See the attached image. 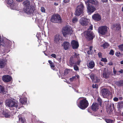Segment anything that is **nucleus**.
<instances>
[{"mask_svg": "<svg viewBox=\"0 0 123 123\" xmlns=\"http://www.w3.org/2000/svg\"><path fill=\"white\" fill-rule=\"evenodd\" d=\"M17 1H18V2H21L23 0H16Z\"/></svg>", "mask_w": 123, "mask_h": 123, "instance_id": "obj_62", "label": "nucleus"}, {"mask_svg": "<svg viewBox=\"0 0 123 123\" xmlns=\"http://www.w3.org/2000/svg\"><path fill=\"white\" fill-rule=\"evenodd\" d=\"M71 30L70 27L68 25H66L63 27L62 30L63 36L66 37L67 35L71 34Z\"/></svg>", "mask_w": 123, "mask_h": 123, "instance_id": "obj_6", "label": "nucleus"}, {"mask_svg": "<svg viewBox=\"0 0 123 123\" xmlns=\"http://www.w3.org/2000/svg\"><path fill=\"white\" fill-rule=\"evenodd\" d=\"M51 21L53 23H61L62 22V19L58 14L53 15L51 19Z\"/></svg>", "mask_w": 123, "mask_h": 123, "instance_id": "obj_5", "label": "nucleus"}, {"mask_svg": "<svg viewBox=\"0 0 123 123\" xmlns=\"http://www.w3.org/2000/svg\"><path fill=\"white\" fill-rule=\"evenodd\" d=\"M79 54H77L75 52L74 55L73 56L74 58L75 59V58H76L78 60H80V57L79 56Z\"/></svg>", "mask_w": 123, "mask_h": 123, "instance_id": "obj_30", "label": "nucleus"}, {"mask_svg": "<svg viewBox=\"0 0 123 123\" xmlns=\"http://www.w3.org/2000/svg\"><path fill=\"white\" fill-rule=\"evenodd\" d=\"M90 77L93 82L95 83L99 82L100 81V77L96 76L94 74L91 75Z\"/></svg>", "mask_w": 123, "mask_h": 123, "instance_id": "obj_17", "label": "nucleus"}, {"mask_svg": "<svg viewBox=\"0 0 123 123\" xmlns=\"http://www.w3.org/2000/svg\"><path fill=\"white\" fill-rule=\"evenodd\" d=\"M113 72L114 74H116L117 73V71L116 70H115V69L114 68H113Z\"/></svg>", "mask_w": 123, "mask_h": 123, "instance_id": "obj_54", "label": "nucleus"}, {"mask_svg": "<svg viewBox=\"0 0 123 123\" xmlns=\"http://www.w3.org/2000/svg\"><path fill=\"white\" fill-rule=\"evenodd\" d=\"M97 101L98 102V103L99 104V105L101 106V105H102V101L101 99L99 98H98L97 99Z\"/></svg>", "mask_w": 123, "mask_h": 123, "instance_id": "obj_37", "label": "nucleus"}, {"mask_svg": "<svg viewBox=\"0 0 123 123\" xmlns=\"http://www.w3.org/2000/svg\"><path fill=\"white\" fill-rule=\"evenodd\" d=\"M71 44L73 49H77L79 47V45L78 42L75 40H72Z\"/></svg>", "mask_w": 123, "mask_h": 123, "instance_id": "obj_14", "label": "nucleus"}, {"mask_svg": "<svg viewBox=\"0 0 123 123\" xmlns=\"http://www.w3.org/2000/svg\"><path fill=\"white\" fill-rule=\"evenodd\" d=\"M114 51L113 49H111L109 53V54L112 55H113L114 54Z\"/></svg>", "mask_w": 123, "mask_h": 123, "instance_id": "obj_44", "label": "nucleus"}, {"mask_svg": "<svg viewBox=\"0 0 123 123\" xmlns=\"http://www.w3.org/2000/svg\"><path fill=\"white\" fill-rule=\"evenodd\" d=\"M70 1V0H63V2L64 3H67L69 2Z\"/></svg>", "mask_w": 123, "mask_h": 123, "instance_id": "obj_50", "label": "nucleus"}, {"mask_svg": "<svg viewBox=\"0 0 123 123\" xmlns=\"http://www.w3.org/2000/svg\"><path fill=\"white\" fill-rule=\"evenodd\" d=\"M100 60L101 61L105 63L107 62H108L106 58H103L102 57Z\"/></svg>", "mask_w": 123, "mask_h": 123, "instance_id": "obj_38", "label": "nucleus"}, {"mask_svg": "<svg viewBox=\"0 0 123 123\" xmlns=\"http://www.w3.org/2000/svg\"><path fill=\"white\" fill-rule=\"evenodd\" d=\"M113 26L114 28L116 27L118 30H119L121 28L120 25L119 24H113Z\"/></svg>", "mask_w": 123, "mask_h": 123, "instance_id": "obj_29", "label": "nucleus"}, {"mask_svg": "<svg viewBox=\"0 0 123 123\" xmlns=\"http://www.w3.org/2000/svg\"><path fill=\"white\" fill-rule=\"evenodd\" d=\"M48 61L51 68H54L55 67V66L54 63L52 62L51 61L49 60Z\"/></svg>", "mask_w": 123, "mask_h": 123, "instance_id": "obj_32", "label": "nucleus"}, {"mask_svg": "<svg viewBox=\"0 0 123 123\" xmlns=\"http://www.w3.org/2000/svg\"><path fill=\"white\" fill-rule=\"evenodd\" d=\"M93 19L96 21H99L101 19V18L100 15L98 13L94 14L92 16Z\"/></svg>", "mask_w": 123, "mask_h": 123, "instance_id": "obj_19", "label": "nucleus"}, {"mask_svg": "<svg viewBox=\"0 0 123 123\" xmlns=\"http://www.w3.org/2000/svg\"><path fill=\"white\" fill-rule=\"evenodd\" d=\"M79 21L80 24L83 26H86L90 24V19L84 17H82Z\"/></svg>", "mask_w": 123, "mask_h": 123, "instance_id": "obj_10", "label": "nucleus"}, {"mask_svg": "<svg viewBox=\"0 0 123 123\" xmlns=\"http://www.w3.org/2000/svg\"><path fill=\"white\" fill-rule=\"evenodd\" d=\"M101 1L103 2H107L108 1V0H102Z\"/></svg>", "mask_w": 123, "mask_h": 123, "instance_id": "obj_56", "label": "nucleus"}, {"mask_svg": "<svg viewBox=\"0 0 123 123\" xmlns=\"http://www.w3.org/2000/svg\"><path fill=\"white\" fill-rule=\"evenodd\" d=\"M91 108L93 111H96L99 108V105L97 103H93L91 106Z\"/></svg>", "mask_w": 123, "mask_h": 123, "instance_id": "obj_18", "label": "nucleus"}, {"mask_svg": "<svg viewBox=\"0 0 123 123\" xmlns=\"http://www.w3.org/2000/svg\"><path fill=\"white\" fill-rule=\"evenodd\" d=\"M54 40L55 43H58L59 41L60 40V35L58 34H57L55 35L54 36Z\"/></svg>", "mask_w": 123, "mask_h": 123, "instance_id": "obj_21", "label": "nucleus"}, {"mask_svg": "<svg viewBox=\"0 0 123 123\" xmlns=\"http://www.w3.org/2000/svg\"><path fill=\"white\" fill-rule=\"evenodd\" d=\"M84 6L82 4H80L76 8L75 15L77 16L80 15L83 12Z\"/></svg>", "mask_w": 123, "mask_h": 123, "instance_id": "obj_7", "label": "nucleus"}, {"mask_svg": "<svg viewBox=\"0 0 123 123\" xmlns=\"http://www.w3.org/2000/svg\"><path fill=\"white\" fill-rule=\"evenodd\" d=\"M92 87L94 88H96L97 89L98 88V84H95L94 85L93 84L92 86Z\"/></svg>", "mask_w": 123, "mask_h": 123, "instance_id": "obj_45", "label": "nucleus"}, {"mask_svg": "<svg viewBox=\"0 0 123 123\" xmlns=\"http://www.w3.org/2000/svg\"><path fill=\"white\" fill-rule=\"evenodd\" d=\"M76 77V76H75L72 77V78H70V80L71 82H72L73 80H75Z\"/></svg>", "mask_w": 123, "mask_h": 123, "instance_id": "obj_42", "label": "nucleus"}, {"mask_svg": "<svg viewBox=\"0 0 123 123\" xmlns=\"http://www.w3.org/2000/svg\"><path fill=\"white\" fill-rule=\"evenodd\" d=\"M54 5L55 6H58V3L54 2Z\"/></svg>", "mask_w": 123, "mask_h": 123, "instance_id": "obj_59", "label": "nucleus"}, {"mask_svg": "<svg viewBox=\"0 0 123 123\" xmlns=\"http://www.w3.org/2000/svg\"><path fill=\"white\" fill-rule=\"evenodd\" d=\"M123 99V97H120L119 98V99L120 100H122Z\"/></svg>", "mask_w": 123, "mask_h": 123, "instance_id": "obj_61", "label": "nucleus"}, {"mask_svg": "<svg viewBox=\"0 0 123 123\" xmlns=\"http://www.w3.org/2000/svg\"><path fill=\"white\" fill-rule=\"evenodd\" d=\"M120 63L121 64H123V60H122V61H121Z\"/></svg>", "mask_w": 123, "mask_h": 123, "instance_id": "obj_63", "label": "nucleus"}, {"mask_svg": "<svg viewBox=\"0 0 123 123\" xmlns=\"http://www.w3.org/2000/svg\"><path fill=\"white\" fill-rule=\"evenodd\" d=\"M84 36L88 41L92 40L95 37V35L92 31H86L84 32Z\"/></svg>", "mask_w": 123, "mask_h": 123, "instance_id": "obj_4", "label": "nucleus"}, {"mask_svg": "<svg viewBox=\"0 0 123 123\" xmlns=\"http://www.w3.org/2000/svg\"><path fill=\"white\" fill-rule=\"evenodd\" d=\"M20 102L22 105H25L26 103V101L24 100L23 99H20Z\"/></svg>", "mask_w": 123, "mask_h": 123, "instance_id": "obj_34", "label": "nucleus"}, {"mask_svg": "<svg viewBox=\"0 0 123 123\" xmlns=\"http://www.w3.org/2000/svg\"><path fill=\"white\" fill-rule=\"evenodd\" d=\"M93 29V25H91L89 27V28L88 29L87 31H92Z\"/></svg>", "mask_w": 123, "mask_h": 123, "instance_id": "obj_46", "label": "nucleus"}, {"mask_svg": "<svg viewBox=\"0 0 123 123\" xmlns=\"http://www.w3.org/2000/svg\"><path fill=\"white\" fill-rule=\"evenodd\" d=\"M109 46V44L108 43L106 42L105 43L102 45V46L104 49L107 48Z\"/></svg>", "mask_w": 123, "mask_h": 123, "instance_id": "obj_31", "label": "nucleus"}, {"mask_svg": "<svg viewBox=\"0 0 123 123\" xmlns=\"http://www.w3.org/2000/svg\"><path fill=\"white\" fill-rule=\"evenodd\" d=\"M41 11L42 12H45V9L44 7H41Z\"/></svg>", "mask_w": 123, "mask_h": 123, "instance_id": "obj_48", "label": "nucleus"}, {"mask_svg": "<svg viewBox=\"0 0 123 123\" xmlns=\"http://www.w3.org/2000/svg\"><path fill=\"white\" fill-rule=\"evenodd\" d=\"M7 3L11 7H13L14 5V2L13 0H8L7 1Z\"/></svg>", "mask_w": 123, "mask_h": 123, "instance_id": "obj_27", "label": "nucleus"}, {"mask_svg": "<svg viewBox=\"0 0 123 123\" xmlns=\"http://www.w3.org/2000/svg\"><path fill=\"white\" fill-rule=\"evenodd\" d=\"M69 70L68 69H66L64 71V75H66L69 72Z\"/></svg>", "mask_w": 123, "mask_h": 123, "instance_id": "obj_41", "label": "nucleus"}, {"mask_svg": "<svg viewBox=\"0 0 123 123\" xmlns=\"http://www.w3.org/2000/svg\"><path fill=\"white\" fill-rule=\"evenodd\" d=\"M116 84V85L118 87L123 86V80H121L117 82Z\"/></svg>", "mask_w": 123, "mask_h": 123, "instance_id": "obj_25", "label": "nucleus"}, {"mask_svg": "<svg viewBox=\"0 0 123 123\" xmlns=\"http://www.w3.org/2000/svg\"><path fill=\"white\" fill-rule=\"evenodd\" d=\"M24 6V11L26 13L28 14H32L35 10L34 6L33 5L30 6V1L26 0L23 2Z\"/></svg>", "mask_w": 123, "mask_h": 123, "instance_id": "obj_2", "label": "nucleus"}, {"mask_svg": "<svg viewBox=\"0 0 123 123\" xmlns=\"http://www.w3.org/2000/svg\"><path fill=\"white\" fill-rule=\"evenodd\" d=\"M69 62L71 66H73L75 64L79 65L81 62V61L80 60H78L77 62H76L75 59L73 58V56H71L70 58Z\"/></svg>", "mask_w": 123, "mask_h": 123, "instance_id": "obj_11", "label": "nucleus"}, {"mask_svg": "<svg viewBox=\"0 0 123 123\" xmlns=\"http://www.w3.org/2000/svg\"><path fill=\"white\" fill-rule=\"evenodd\" d=\"M2 79L3 82L5 83H7L11 80L12 77L9 75H4L2 76Z\"/></svg>", "mask_w": 123, "mask_h": 123, "instance_id": "obj_13", "label": "nucleus"}, {"mask_svg": "<svg viewBox=\"0 0 123 123\" xmlns=\"http://www.w3.org/2000/svg\"><path fill=\"white\" fill-rule=\"evenodd\" d=\"M86 2H88L91 5L94 6L96 8L98 6V2L96 0H87Z\"/></svg>", "mask_w": 123, "mask_h": 123, "instance_id": "obj_15", "label": "nucleus"}, {"mask_svg": "<svg viewBox=\"0 0 123 123\" xmlns=\"http://www.w3.org/2000/svg\"><path fill=\"white\" fill-rule=\"evenodd\" d=\"M118 47L120 50L123 52V44L118 46Z\"/></svg>", "mask_w": 123, "mask_h": 123, "instance_id": "obj_33", "label": "nucleus"}, {"mask_svg": "<svg viewBox=\"0 0 123 123\" xmlns=\"http://www.w3.org/2000/svg\"><path fill=\"white\" fill-rule=\"evenodd\" d=\"M6 105L9 107H15L16 108L18 107L17 102L14 99H7L6 101Z\"/></svg>", "mask_w": 123, "mask_h": 123, "instance_id": "obj_3", "label": "nucleus"}, {"mask_svg": "<svg viewBox=\"0 0 123 123\" xmlns=\"http://www.w3.org/2000/svg\"><path fill=\"white\" fill-rule=\"evenodd\" d=\"M109 91L107 88H103L101 90L102 95L104 98H107L109 95Z\"/></svg>", "mask_w": 123, "mask_h": 123, "instance_id": "obj_12", "label": "nucleus"}, {"mask_svg": "<svg viewBox=\"0 0 123 123\" xmlns=\"http://www.w3.org/2000/svg\"><path fill=\"white\" fill-rule=\"evenodd\" d=\"M107 27L106 26H100L98 28V33L101 35H105L107 32Z\"/></svg>", "mask_w": 123, "mask_h": 123, "instance_id": "obj_8", "label": "nucleus"}, {"mask_svg": "<svg viewBox=\"0 0 123 123\" xmlns=\"http://www.w3.org/2000/svg\"><path fill=\"white\" fill-rule=\"evenodd\" d=\"M102 53H101L100 52L98 53V57L100 58H102Z\"/></svg>", "mask_w": 123, "mask_h": 123, "instance_id": "obj_49", "label": "nucleus"}, {"mask_svg": "<svg viewBox=\"0 0 123 123\" xmlns=\"http://www.w3.org/2000/svg\"><path fill=\"white\" fill-rule=\"evenodd\" d=\"M62 46L63 47V48L65 50H67L68 49L70 46V43L66 41L64 42Z\"/></svg>", "mask_w": 123, "mask_h": 123, "instance_id": "obj_20", "label": "nucleus"}, {"mask_svg": "<svg viewBox=\"0 0 123 123\" xmlns=\"http://www.w3.org/2000/svg\"><path fill=\"white\" fill-rule=\"evenodd\" d=\"M87 66L90 68H93L95 66V63L93 61H91L87 64Z\"/></svg>", "mask_w": 123, "mask_h": 123, "instance_id": "obj_23", "label": "nucleus"}, {"mask_svg": "<svg viewBox=\"0 0 123 123\" xmlns=\"http://www.w3.org/2000/svg\"><path fill=\"white\" fill-rule=\"evenodd\" d=\"M3 114V115L6 118H9L11 116V113L8 111H4Z\"/></svg>", "mask_w": 123, "mask_h": 123, "instance_id": "obj_24", "label": "nucleus"}, {"mask_svg": "<svg viewBox=\"0 0 123 123\" xmlns=\"http://www.w3.org/2000/svg\"><path fill=\"white\" fill-rule=\"evenodd\" d=\"M118 72L121 73H123V70L121 69Z\"/></svg>", "mask_w": 123, "mask_h": 123, "instance_id": "obj_58", "label": "nucleus"}, {"mask_svg": "<svg viewBox=\"0 0 123 123\" xmlns=\"http://www.w3.org/2000/svg\"><path fill=\"white\" fill-rule=\"evenodd\" d=\"M105 120L107 123H114L113 121L110 119H106Z\"/></svg>", "mask_w": 123, "mask_h": 123, "instance_id": "obj_35", "label": "nucleus"}, {"mask_svg": "<svg viewBox=\"0 0 123 123\" xmlns=\"http://www.w3.org/2000/svg\"><path fill=\"white\" fill-rule=\"evenodd\" d=\"M78 20V19L76 17H74L72 19V21L73 23H75Z\"/></svg>", "mask_w": 123, "mask_h": 123, "instance_id": "obj_40", "label": "nucleus"}, {"mask_svg": "<svg viewBox=\"0 0 123 123\" xmlns=\"http://www.w3.org/2000/svg\"><path fill=\"white\" fill-rule=\"evenodd\" d=\"M6 64V61L5 60L3 59L0 60V68H4Z\"/></svg>", "mask_w": 123, "mask_h": 123, "instance_id": "obj_22", "label": "nucleus"}, {"mask_svg": "<svg viewBox=\"0 0 123 123\" xmlns=\"http://www.w3.org/2000/svg\"><path fill=\"white\" fill-rule=\"evenodd\" d=\"M113 100L115 102H117L118 101V99L117 98L115 97L114 98Z\"/></svg>", "mask_w": 123, "mask_h": 123, "instance_id": "obj_52", "label": "nucleus"}, {"mask_svg": "<svg viewBox=\"0 0 123 123\" xmlns=\"http://www.w3.org/2000/svg\"><path fill=\"white\" fill-rule=\"evenodd\" d=\"M88 111L89 112H91V109L90 108H88Z\"/></svg>", "mask_w": 123, "mask_h": 123, "instance_id": "obj_60", "label": "nucleus"}, {"mask_svg": "<svg viewBox=\"0 0 123 123\" xmlns=\"http://www.w3.org/2000/svg\"><path fill=\"white\" fill-rule=\"evenodd\" d=\"M87 12L91 14L94 12L96 10V8L94 6L91 5L88 2H86Z\"/></svg>", "mask_w": 123, "mask_h": 123, "instance_id": "obj_9", "label": "nucleus"}, {"mask_svg": "<svg viewBox=\"0 0 123 123\" xmlns=\"http://www.w3.org/2000/svg\"><path fill=\"white\" fill-rule=\"evenodd\" d=\"M77 65H78L75 64L73 66L74 67V69L76 71L79 70V68Z\"/></svg>", "mask_w": 123, "mask_h": 123, "instance_id": "obj_36", "label": "nucleus"}, {"mask_svg": "<svg viewBox=\"0 0 123 123\" xmlns=\"http://www.w3.org/2000/svg\"><path fill=\"white\" fill-rule=\"evenodd\" d=\"M87 53L89 55H92V52L90 50H88L87 52Z\"/></svg>", "mask_w": 123, "mask_h": 123, "instance_id": "obj_53", "label": "nucleus"}, {"mask_svg": "<svg viewBox=\"0 0 123 123\" xmlns=\"http://www.w3.org/2000/svg\"><path fill=\"white\" fill-rule=\"evenodd\" d=\"M77 105L82 110H85L88 106L89 103L86 98L80 97L77 100Z\"/></svg>", "mask_w": 123, "mask_h": 123, "instance_id": "obj_1", "label": "nucleus"}, {"mask_svg": "<svg viewBox=\"0 0 123 123\" xmlns=\"http://www.w3.org/2000/svg\"><path fill=\"white\" fill-rule=\"evenodd\" d=\"M123 106V102H122L118 103V107L120 109Z\"/></svg>", "mask_w": 123, "mask_h": 123, "instance_id": "obj_39", "label": "nucleus"}, {"mask_svg": "<svg viewBox=\"0 0 123 123\" xmlns=\"http://www.w3.org/2000/svg\"><path fill=\"white\" fill-rule=\"evenodd\" d=\"M5 92V89L4 86L0 85V93L2 94H4Z\"/></svg>", "mask_w": 123, "mask_h": 123, "instance_id": "obj_28", "label": "nucleus"}, {"mask_svg": "<svg viewBox=\"0 0 123 123\" xmlns=\"http://www.w3.org/2000/svg\"><path fill=\"white\" fill-rule=\"evenodd\" d=\"M109 65H113V63H112V62H111L110 63H109Z\"/></svg>", "mask_w": 123, "mask_h": 123, "instance_id": "obj_64", "label": "nucleus"}, {"mask_svg": "<svg viewBox=\"0 0 123 123\" xmlns=\"http://www.w3.org/2000/svg\"><path fill=\"white\" fill-rule=\"evenodd\" d=\"M57 60H58L60 62L61 61V57L60 58H58L57 57H56V58H55Z\"/></svg>", "mask_w": 123, "mask_h": 123, "instance_id": "obj_55", "label": "nucleus"}, {"mask_svg": "<svg viewBox=\"0 0 123 123\" xmlns=\"http://www.w3.org/2000/svg\"><path fill=\"white\" fill-rule=\"evenodd\" d=\"M51 56L52 57H53L55 58H56V55L55 54H51Z\"/></svg>", "mask_w": 123, "mask_h": 123, "instance_id": "obj_51", "label": "nucleus"}, {"mask_svg": "<svg viewBox=\"0 0 123 123\" xmlns=\"http://www.w3.org/2000/svg\"><path fill=\"white\" fill-rule=\"evenodd\" d=\"M92 46H90L89 47V49L90 50H89L90 51H92Z\"/></svg>", "mask_w": 123, "mask_h": 123, "instance_id": "obj_57", "label": "nucleus"}, {"mask_svg": "<svg viewBox=\"0 0 123 123\" xmlns=\"http://www.w3.org/2000/svg\"><path fill=\"white\" fill-rule=\"evenodd\" d=\"M110 72L108 70H106V68H105L103 71L102 76L103 78L107 79L110 77Z\"/></svg>", "mask_w": 123, "mask_h": 123, "instance_id": "obj_16", "label": "nucleus"}, {"mask_svg": "<svg viewBox=\"0 0 123 123\" xmlns=\"http://www.w3.org/2000/svg\"><path fill=\"white\" fill-rule=\"evenodd\" d=\"M21 115H19L18 116V117L19 118L18 122H21V123H25V119L24 117H21Z\"/></svg>", "mask_w": 123, "mask_h": 123, "instance_id": "obj_26", "label": "nucleus"}, {"mask_svg": "<svg viewBox=\"0 0 123 123\" xmlns=\"http://www.w3.org/2000/svg\"><path fill=\"white\" fill-rule=\"evenodd\" d=\"M3 40L1 37V36H0V45L2 44L3 43Z\"/></svg>", "mask_w": 123, "mask_h": 123, "instance_id": "obj_47", "label": "nucleus"}, {"mask_svg": "<svg viewBox=\"0 0 123 123\" xmlns=\"http://www.w3.org/2000/svg\"><path fill=\"white\" fill-rule=\"evenodd\" d=\"M121 55V54L119 51L116 52L115 53L116 55L118 57H120Z\"/></svg>", "mask_w": 123, "mask_h": 123, "instance_id": "obj_43", "label": "nucleus"}]
</instances>
